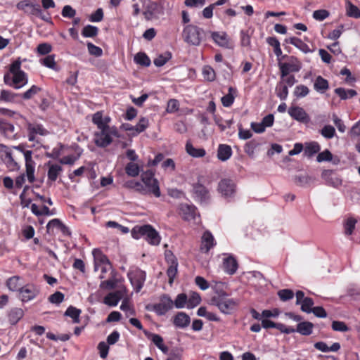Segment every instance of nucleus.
I'll return each mask as SVG.
<instances>
[{
	"label": "nucleus",
	"mask_w": 360,
	"mask_h": 360,
	"mask_svg": "<svg viewBox=\"0 0 360 360\" xmlns=\"http://www.w3.org/2000/svg\"><path fill=\"white\" fill-rule=\"evenodd\" d=\"M21 65L22 61L18 58L10 65L8 71L4 76V83L15 89H21L28 82L27 75L21 70Z\"/></svg>",
	"instance_id": "nucleus-1"
},
{
	"label": "nucleus",
	"mask_w": 360,
	"mask_h": 360,
	"mask_svg": "<svg viewBox=\"0 0 360 360\" xmlns=\"http://www.w3.org/2000/svg\"><path fill=\"white\" fill-rule=\"evenodd\" d=\"M134 239L143 238L150 245H158L161 240L159 233L150 224L136 225L131 231Z\"/></svg>",
	"instance_id": "nucleus-2"
},
{
	"label": "nucleus",
	"mask_w": 360,
	"mask_h": 360,
	"mask_svg": "<svg viewBox=\"0 0 360 360\" xmlns=\"http://www.w3.org/2000/svg\"><path fill=\"white\" fill-rule=\"evenodd\" d=\"M210 304L217 307L221 313L231 314L236 309L238 300L229 297L225 292H221L212 297Z\"/></svg>",
	"instance_id": "nucleus-3"
},
{
	"label": "nucleus",
	"mask_w": 360,
	"mask_h": 360,
	"mask_svg": "<svg viewBox=\"0 0 360 360\" xmlns=\"http://www.w3.org/2000/svg\"><path fill=\"white\" fill-rule=\"evenodd\" d=\"M120 133L115 126L109 124L98 129L94 134V143L98 147L105 148L110 145L115 138H119Z\"/></svg>",
	"instance_id": "nucleus-4"
},
{
	"label": "nucleus",
	"mask_w": 360,
	"mask_h": 360,
	"mask_svg": "<svg viewBox=\"0 0 360 360\" xmlns=\"http://www.w3.org/2000/svg\"><path fill=\"white\" fill-rule=\"evenodd\" d=\"M92 255L94 257V271L101 272L99 278H106L107 273H110L109 275H110L115 272L108 257L104 255L101 250L99 249H94Z\"/></svg>",
	"instance_id": "nucleus-5"
},
{
	"label": "nucleus",
	"mask_w": 360,
	"mask_h": 360,
	"mask_svg": "<svg viewBox=\"0 0 360 360\" xmlns=\"http://www.w3.org/2000/svg\"><path fill=\"white\" fill-rule=\"evenodd\" d=\"M154 176L155 173L152 170H146L141 175V181L144 186L145 195L153 194L159 198L161 195L159 183Z\"/></svg>",
	"instance_id": "nucleus-6"
},
{
	"label": "nucleus",
	"mask_w": 360,
	"mask_h": 360,
	"mask_svg": "<svg viewBox=\"0 0 360 360\" xmlns=\"http://www.w3.org/2000/svg\"><path fill=\"white\" fill-rule=\"evenodd\" d=\"M26 129L28 141L36 143L32 146L41 147L39 136H45L49 134V131L41 124L30 122L26 124Z\"/></svg>",
	"instance_id": "nucleus-7"
},
{
	"label": "nucleus",
	"mask_w": 360,
	"mask_h": 360,
	"mask_svg": "<svg viewBox=\"0 0 360 360\" xmlns=\"http://www.w3.org/2000/svg\"><path fill=\"white\" fill-rule=\"evenodd\" d=\"M203 30L199 27L190 24L186 25L182 31L184 41L189 45L199 46L202 41Z\"/></svg>",
	"instance_id": "nucleus-8"
},
{
	"label": "nucleus",
	"mask_w": 360,
	"mask_h": 360,
	"mask_svg": "<svg viewBox=\"0 0 360 360\" xmlns=\"http://www.w3.org/2000/svg\"><path fill=\"white\" fill-rule=\"evenodd\" d=\"M282 58L286 59L287 61L284 63L278 62L281 78L286 77L290 72H298L302 69V63L297 58L283 55Z\"/></svg>",
	"instance_id": "nucleus-9"
},
{
	"label": "nucleus",
	"mask_w": 360,
	"mask_h": 360,
	"mask_svg": "<svg viewBox=\"0 0 360 360\" xmlns=\"http://www.w3.org/2000/svg\"><path fill=\"white\" fill-rule=\"evenodd\" d=\"M127 277L135 292H140L144 285L146 273L137 267H133L128 271Z\"/></svg>",
	"instance_id": "nucleus-10"
},
{
	"label": "nucleus",
	"mask_w": 360,
	"mask_h": 360,
	"mask_svg": "<svg viewBox=\"0 0 360 360\" xmlns=\"http://www.w3.org/2000/svg\"><path fill=\"white\" fill-rule=\"evenodd\" d=\"M217 190L224 198L230 200L235 197L237 186L234 180L224 178L219 182Z\"/></svg>",
	"instance_id": "nucleus-11"
},
{
	"label": "nucleus",
	"mask_w": 360,
	"mask_h": 360,
	"mask_svg": "<svg viewBox=\"0 0 360 360\" xmlns=\"http://www.w3.org/2000/svg\"><path fill=\"white\" fill-rule=\"evenodd\" d=\"M173 307L174 302L171 297L167 294H163L160 296L158 303L148 306L147 309L154 311L158 316H162L171 310Z\"/></svg>",
	"instance_id": "nucleus-12"
},
{
	"label": "nucleus",
	"mask_w": 360,
	"mask_h": 360,
	"mask_svg": "<svg viewBox=\"0 0 360 360\" xmlns=\"http://www.w3.org/2000/svg\"><path fill=\"white\" fill-rule=\"evenodd\" d=\"M0 153L2 161L9 171H17L20 169L11 148L1 144L0 145Z\"/></svg>",
	"instance_id": "nucleus-13"
},
{
	"label": "nucleus",
	"mask_w": 360,
	"mask_h": 360,
	"mask_svg": "<svg viewBox=\"0 0 360 360\" xmlns=\"http://www.w3.org/2000/svg\"><path fill=\"white\" fill-rule=\"evenodd\" d=\"M40 292L39 287L33 283H27L21 287L19 298L22 302H27L35 299Z\"/></svg>",
	"instance_id": "nucleus-14"
},
{
	"label": "nucleus",
	"mask_w": 360,
	"mask_h": 360,
	"mask_svg": "<svg viewBox=\"0 0 360 360\" xmlns=\"http://www.w3.org/2000/svg\"><path fill=\"white\" fill-rule=\"evenodd\" d=\"M210 36L213 41L219 46L224 49H231L233 46L230 37L225 32H210Z\"/></svg>",
	"instance_id": "nucleus-15"
},
{
	"label": "nucleus",
	"mask_w": 360,
	"mask_h": 360,
	"mask_svg": "<svg viewBox=\"0 0 360 360\" xmlns=\"http://www.w3.org/2000/svg\"><path fill=\"white\" fill-rule=\"evenodd\" d=\"M23 155L25 161L26 176L28 181L32 184L35 181L34 172L36 166L35 162L32 160V151L28 150L25 152Z\"/></svg>",
	"instance_id": "nucleus-16"
},
{
	"label": "nucleus",
	"mask_w": 360,
	"mask_h": 360,
	"mask_svg": "<svg viewBox=\"0 0 360 360\" xmlns=\"http://www.w3.org/2000/svg\"><path fill=\"white\" fill-rule=\"evenodd\" d=\"M179 214L186 221H195L196 218L199 217L196 207L188 204H181L179 205Z\"/></svg>",
	"instance_id": "nucleus-17"
},
{
	"label": "nucleus",
	"mask_w": 360,
	"mask_h": 360,
	"mask_svg": "<svg viewBox=\"0 0 360 360\" xmlns=\"http://www.w3.org/2000/svg\"><path fill=\"white\" fill-rule=\"evenodd\" d=\"M288 114L294 120L302 122L308 123L310 121V118L307 112L301 107L299 106H291L288 109Z\"/></svg>",
	"instance_id": "nucleus-18"
},
{
	"label": "nucleus",
	"mask_w": 360,
	"mask_h": 360,
	"mask_svg": "<svg viewBox=\"0 0 360 360\" xmlns=\"http://www.w3.org/2000/svg\"><path fill=\"white\" fill-rule=\"evenodd\" d=\"M321 177L327 185L337 188L342 184V179L333 170H324L321 174Z\"/></svg>",
	"instance_id": "nucleus-19"
},
{
	"label": "nucleus",
	"mask_w": 360,
	"mask_h": 360,
	"mask_svg": "<svg viewBox=\"0 0 360 360\" xmlns=\"http://www.w3.org/2000/svg\"><path fill=\"white\" fill-rule=\"evenodd\" d=\"M215 245L216 242L211 232L209 231H205L201 237L200 251L203 253H207Z\"/></svg>",
	"instance_id": "nucleus-20"
},
{
	"label": "nucleus",
	"mask_w": 360,
	"mask_h": 360,
	"mask_svg": "<svg viewBox=\"0 0 360 360\" xmlns=\"http://www.w3.org/2000/svg\"><path fill=\"white\" fill-rule=\"evenodd\" d=\"M193 193L194 198L201 203L206 202L210 198L208 190L205 186L200 184H195L193 185Z\"/></svg>",
	"instance_id": "nucleus-21"
},
{
	"label": "nucleus",
	"mask_w": 360,
	"mask_h": 360,
	"mask_svg": "<svg viewBox=\"0 0 360 360\" xmlns=\"http://www.w3.org/2000/svg\"><path fill=\"white\" fill-rule=\"evenodd\" d=\"M0 134L8 139H16L18 137L14 125L2 120H0Z\"/></svg>",
	"instance_id": "nucleus-22"
},
{
	"label": "nucleus",
	"mask_w": 360,
	"mask_h": 360,
	"mask_svg": "<svg viewBox=\"0 0 360 360\" xmlns=\"http://www.w3.org/2000/svg\"><path fill=\"white\" fill-rule=\"evenodd\" d=\"M173 323L177 328H185L189 326L191 323V318L185 312H178L174 317Z\"/></svg>",
	"instance_id": "nucleus-23"
},
{
	"label": "nucleus",
	"mask_w": 360,
	"mask_h": 360,
	"mask_svg": "<svg viewBox=\"0 0 360 360\" xmlns=\"http://www.w3.org/2000/svg\"><path fill=\"white\" fill-rule=\"evenodd\" d=\"M223 267L228 274H234L238 269V263L236 259L232 256H228L223 260Z\"/></svg>",
	"instance_id": "nucleus-24"
},
{
	"label": "nucleus",
	"mask_w": 360,
	"mask_h": 360,
	"mask_svg": "<svg viewBox=\"0 0 360 360\" xmlns=\"http://www.w3.org/2000/svg\"><path fill=\"white\" fill-rule=\"evenodd\" d=\"M285 41L295 46L304 53L312 52V50L309 48V46L300 38L292 37L288 39H285Z\"/></svg>",
	"instance_id": "nucleus-25"
},
{
	"label": "nucleus",
	"mask_w": 360,
	"mask_h": 360,
	"mask_svg": "<svg viewBox=\"0 0 360 360\" xmlns=\"http://www.w3.org/2000/svg\"><path fill=\"white\" fill-rule=\"evenodd\" d=\"M119 279L117 278V272L109 275V278L100 283V288L103 290H112L117 286Z\"/></svg>",
	"instance_id": "nucleus-26"
},
{
	"label": "nucleus",
	"mask_w": 360,
	"mask_h": 360,
	"mask_svg": "<svg viewBox=\"0 0 360 360\" xmlns=\"http://www.w3.org/2000/svg\"><path fill=\"white\" fill-rule=\"evenodd\" d=\"M63 171L62 167L58 164L49 163V170L47 173L48 180L51 182L55 181Z\"/></svg>",
	"instance_id": "nucleus-27"
},
{
	"label": "nucleus",
	"mask_w": 360,
	"mask_h": 360,
	"mask_svg": "<svg viewBox=\"0 0 360 360\" xmlns=\"http://www.w3.org/2000/svg\"><path fill=\"white\" fill-rule=\"evenodd\" d=\"M122 296V295L120 291L110 292L104 297L103 302L106 305L115 307L119 303Z\"/></svg>",
	"instance_id": "nucleus-28"
},
{
	"label": "nucleus",
	"mask_w": 360,
	"mask_h": 360,
	"mask_svg": "<svg viewBox=\"0 0 360 360\" xmlns=\"http://www.w3.org/2000/svg\"><path fill=\"white\" fill-rule=\"evenodd\" d=\"M232 155L231 148L226 144H220L217 150V158L221 161L229 160Z\"/></svg>",
	"instance_id": "nucleus-29"
},
{
	"label": "nucleus",
	"mask_w": 360,
	"mask_h": 360,
	"mask_svg": "<svg viewBox=\"0 0 360 360\" xmlns=\"http://www.w3.org/2000/svg\"><path fill=\"white\" fill-rule=\"evenodd\" d=\"M314 347L322 352H338L340 349V345L338 342H334L328 347L324 342H317L314 344Z\"/></svg>",
	"instance_id": "nucleus-30"
},
{
	"label": "nucleus",
	"mask_w": 360,
	"mask_h": 360,
	"mask_svg": "<svg viewBox=\"0 0 360 360\" xmlns=\"http://www.w3.org/2000/svg\"><path fill=\"white\" fill-rule=\"evenodd\" d=\"M314 88L317 92L323 94L329 88L328 82L321 76H318L315 79Z\"/></svg>",
	"instance_id": "nucleus-31"
},
{
	"label": "nucleus",
	"mask_w": 360,
	"mask_h": 360,
	"mask_svg": "<svg viewBox=\"0 0 360 360\" xmlns=\"http://www.w3.org/2000/svg\"><path fill=\"white\" fill-rule=\"evenodd\" d=\"M335 94H337L342 100H346L348 98H353L357 95V92L354 89H346L345 88L338 87L334 90Z\"/></svg>",
	"instance_id": "nucleus-32"
},
{
	"label": "nucleus",
	"mask_w": 360,
	"mask_h": 360,
	"mask_svg": "<svg viewBox=\"0 0 360 360\" xmlns=\"http://www.w3.org/2000/svg\"><path fill=\"white\" fill-rule=\"evenodd\" d=\"M186 150L188 155L193 158H202L206 154L205 149L196 148L189 142L186 144Z\"/></svg>",
	"instance_id": "nucleus-33"
},
{
	"label": "nucleus",
	"mask_w": 360,
	"mask_h": 360,
	"mask_svg": "<svg viewBox=\"0 0 360 360\" xmlns=\"http://www.w3.org/2000/svg\"><path fill=\"white\" fill-rule=\"evenodd\" d=\"M321 149L320 145L316 142H310L305 146L304 154L307 157H312L314 154L319 152Z\"/></svg>",
	"instance_id": "nucleus-34"
},
{
	"label": "nucleus",
	"mask_w": 360,
	"mask_h": 360,
	"mask_svg": "<svg viewBox=\"0 0 360 360\" xmlns=\"http://www.w3.org/2000/svg\"><path fill=\"white\" fill-rule=\"evenodd\" d=\"M236 93V89L232 86L229 88V93L224 96L221 101L224 107H230L234 102V94Z\"/></svg>",
	"instance_id": "nucleus-35"
},
{
	"label": "nucleus",
	"mask_w": 360,
	"mask_h": 360,
	"mask_svg": "<svg viewBox=\"0 0 360 360\" xmlns=\"http://www.w3.org/2000/svg\"><path fill=\"white\" fill-rule=\"evenodd\" d=\"M20 277L18 276H14L9 278L6 281V285L8 289L11 291L20 292L21 288V284L20 283Z\"/></svg>",
	"instance_id": "nucleus-36"
},
{
	"label": "nucleus",
	"mask_w": 360,
	"mask_h": 360,
	"mask_svg": "<svg viewBox=\"0 0 360 360\" xmlns=\"http://www.w3.org/2000/svg\"><path fill=\"white\" fill-rule=\"evenodd\" d=\"M313 324L310 322L304 321L297 324L296 332L303 335H309L312 333Z\"/></svg>",
	"instance_id": "nucleus-37"
},
{
	"label": "nucleus",
	"mask_w": 360,
	"mask_h": 360,
	"mask_svg": "<svg viewBox=\"0 0 360 360\" xmlns=\"http://www.w3.org/2000/svg\"><path fill=\"white\" fill-rule=\"evenodd\" d=\"M23 314L22 309L14 308L8 314V320L11 324H15L22 318Z\"/></svg>",
	"instance_id": "nucleus-38"
},
{
	"label": "nucleus",
	"mask_w": 360,
	"mask_h": 360,
	"mask_svg": "<svg viewBox=\"0 0 360 360\" xmlns=\"http://www.w3.org/2000/svg\"><path fill=\"white\" fill-rule=\"evenodd\" d=\"M141 172L140 167L133 162H129L125 166L126 174L131 177H136Z\"/></svg>",
	"instance_id": "nucleus-39"
},
{
	"label": "nucleus",
	"mask_w": 360,
	"mask_h": 360,
	"mask_svg": "<svg viewBox=\"0 0 360 360\" xmlns=\"http://www.w3.org/2000/svg\"><path fill=\"white\" fill-rule=\"evenodd\" d=\"M81 314V310L72 307L70 306L65 312V316H69L72 319V323H79V316Z\"/></svg>",
	"instance_id": "nucleus-40"
},
{
	"label": "nucleus",
	"mask_w": 360,
	"mask_h": 360,
	"mask_svg": "<svg viewBox=\"0 0 360 360\" xmlns=\"http://www.w3.org/2000/svg\"><path fill=\"white\" fill-rule=\"evenodd\" d=\"M276 94L282 101L286 100L288 96V88L284 82H279L276 86Z\"/></svg>",
	"instance_id": "nucleus-41"
},
{
	"label": "nucleus",
	"mask_w": 360,
	"mask_h": 360,
	"mask_svg": "<svg viewBox=\"0 0 360 360\" xmlns=\"http://www.w3.org/2000/svg\"><path fill=\"white\" fill-rule=\"evenodd\" d=\"M135 132L132 133L133 136H136L139 134L144 131L149 126V120L145 117H142L139 119V122L134 125Z\"/></svg>",
	"instance_id": "nucleus-42"
},
{
	"label": "nucleus",
	"mask_w": 360,
	"mask_h": 360,
	"mask_svg": "<svg viewBox=\"0 0 360 360\" xmlns=\"http://www.w3.org/2000/svg\"><path fill=\"white\" fill-rule=\"evenodd\" d=\"M76 152L77 155H70L64 156L60 160V162L63 165H73L80 157L82 150L79 147H77Z\"/></svg>",
	"instance_id": "nucleus-43"
},
{
	"label": "nucleus",
	"mask_w": 360,
	"mask_h": 360,
	"mask_svg": "<svg viewBox=\"0 0 360 360\" xmlns=\"http://www.w3.org/2000/svg\"><path fill=\"white\" fill-rule=\"evenodd\" d=\"M124 186L127 188L134 189L140 193L145 195L144 186L138 181L129 180L124 183Z\"/></svg>",
	"instance_id": "nucleus-44"
},
{
	"label": "nucleus",
	"mask_w": 360,
	"mask_h": 360,
	"mask_svg": "<svg viewBox=\"0 0 360 360\" xmlns=\"http://www.w3.org/2000/svg\"><path fill=\"white\" fill-rule=\"evenodd\" d=\"M201 302V297L199 293L196 292H191L189 297H188V309H193L198 306Z\"/></svg>",
	"instance_id": "nucleus-45"
},
{
	"label": "nucleus",
	"mask_w": 360,
	"mask_h": 360,
	"mask_svg": "<svg viewBox=\"0 0 360 360\" xmlns=\"http://www.w3.org/2000/svg\"><path fill=\"white\" fill-rule=\"evenodd\" d=\"M62 224V221L58 219H51L46 225L47 232L49 233H55L60 229Z\"/></svg>",
	"instance_id": "nucleus-46"
},
{
	"label": "nucleus",
	"mask_w": 360,
	"mask_h": 360,
	"mask_svg": "<svg viewBox=\"0 0 360 360\" xmlns=\"http://www.w3.org/2000/svg\"><path fill=\"white\" fill-rule=\"evenodd\" d=\"M172 58V53L169 51L159 55L154 59L153 63L157 67H162Z\"/></svg>",
	"instance_id": "nucleus-47"
},
{
	"label": "nucleus",
	"mask_w": 360,
	"mask_h": 360,
	"mask_svg": "<svg viewBox=\"0 0 360 360\" xmlns=\"http://www.w3.org/2000/svg\"><path fill=\"white\" fill-rule=\"evenodd\" d=\"M174 305L177 309H182L185 307H187L188 296L185 293L179 294L175 300L173 301Z\"/></svg>",
	"instance_id": "nucleus-48"
},
{
	"label": "nucleus",
	"mask_w": 360,
	"mask_h": 360,
	"mask_svg": "<svg viewBox=\"0 0 360 360\" xmlns=\"http://www.w3.org/2000/svg\"><path fill=\"white\" fill-rule=\"evenodd\" d=\"M320 133L326 139H331L336 134L335 127L330 124L325 125L320 131Z\"/></svg>",
	"instance_id": "nucleus-49"
},
{
	"label": "nucleus",
	"mask_w": 360,
	"mask_h": 360,
	"mask_svg": "<svg viewBox=\"0 0 360 360\" xmlns=\"http://www.w3.org/2000/svg\"><path fill=\"white\" fill-rule=\"evenodd\" d=\"M144 334L158 349L164 344L163 338L160 335L151 333L147 330H144Z\"/></svg>",
	"instance_id": "nucleus-50"
},
{
	"label": "nucleus",
	"mask_w": 360,
	"mask_h": 360,
	"mask_svg": "<svg viewBox=\"0 0 360 360\" xmlns=\"http://www.w3.org/2000/svg\"><path fill=\"white\" fill-rule=\"evenodd\" d=\"M98 29L97 27L88 25L84 27L82 34L84 37H94L98 34Z\"/></svg>",
	"instance_id": "nucleus-51"
},
{
	"label": "nucleus",
	"mask_w": 360,
	"mask_h": 360,
	"mask_svg": "<svg viewBox=\"0 0 360 360\" xmlns=\"http://www.w3.org/2000/svg\"><path fill=\"white\" fill-rule=\"evenodd\" d=\"M134 61L136 63L148 67L150 65V60L149 57L144 53H138L134 56Z\"/></svg>",
	"instance_id": "nucleus-52"
},
{
	"label": "nucleus",
	"mask_w": 360,
	"mask_h": 360,
	"mask_svg": "<svg viewBox=\"0 0 360 360\" xmlns=\"http://www.w3.org/2000/svg\"><path fill=\"white\" fill-rule=\"evenodd\" d=\"M214 121L221 131L226 130L227 128L231 127L233 124V121L231 120L223 121L221 117L216 115H214Z\"/></svg>",
	"instance_id": "nucleus-53"
},
{
	"label": "nucleus",
	"mask_w": 360,
	"mask_h": 360,
	"mask_svg": "<svg viewBox=\"0 0 360 360\" xmlns=\"http://www.w3.org/2000/svg\"><path fill=\"white\" fill-rule=\"evenodd\" d=\"M41 91V88L37 85H32L28 90L22 93L20 96L25 100L32 98L36 94Z\"/></svg>",
	"instance_id": "nucleus-54"
},
{
	"label": "nucleus",
	"mask_w": 360,
	"mask_h": 360,
	"mask_svg": "<svg viewBox=\"0 0 360 360\" xmlns=\"http://www.w3.org/2000/svg\"><path fill=\"white\" fill-rule=\"evenodd\" d=\"M356 220L352 217L347 218L344 223V229L345 235H351L354 229Z\"/></svg>",
	"instance_id": "nucleus-55"
},
{
	"label": "nucleus",
	"mask_w": 360,
	"mask_h": 360,
	"mask_svg": "<svg viewBox=\"0 0 360 360\" xmlns=\"http://www.w3.org/2000/svg\"><path fill=\"white\" fill-rule=\"evenodd\" d=\"M347 15L354 18H360V8L348 2L347 6Z\"/></svg>",
	"instance_id": "nucleus-56"
},
{
	"label": "nucleus",
	"mask_w": 360,
	"mask_h": 360,
	"mask_svg": "<svg viewBox=\"0 0 360 360\" xmlns=\"http://www.w3.org/2000/svg\"><path fill=\"white\" fill-rule=\"evenodd\" d=\"M202 75L204 79L209 82L214 81L216 77L214 69L210 65H205L203 67Z\"/></svg>",
	"instance_id": "nucleus-57"
},
{
	"label": "nucleus",
	"mask_w": 360,
	"mask_h": 360,
	"mask_svg": "<svg viewBox=\"0 0 360 360\" xmlns=\"http://www.w3.org/2000/svg\"><path fill=\"white\" fill-rule=\"evenodd\" d=\"M40 63L44 66L49 68L52 70L56 69V63L55 61L54 55H49L43 59L40 60Z\"/></svg>",
	"instance_id": "nucleus-58"
},
{
	"label": "nucleus",
	"mask_w": 360,
	"mask_h": 360,
	"mask_svg": "<svg viewBox=\"0 0 360 360\" xmlns=\"http://www.w3.org/2000/svg\"><path fill=\"white\" fill-rule=\"evenodd\" d=\"M17 96L18 94L8 90H1L0 92V99L4 102H13Z\"/></svg>",
	"instance_id": "nucleus-59"
},
{
	"label": "nucleus",
	"mask_w": 360,
	"mask_h": 360,
	"mask_svg": "<svg viewBox=\"0 0 360 360\" xmlns=\"http://www.w3.org/2000/svg\"><path fill=\"white\" fill-rule=\"evenodd\" d=\"M309 93V88L303 84H300L295 86L294 90V95L297 98H303L307 96Z\"/></svg>",
	"instance_id": "nucleus-60"
},
{
	"label": "nucleus",
	"mask_w": 360,
	"mask_h": 360,
	"mask_svg": "<svg viewBox=\"0 0 360 360\" xmlns=\"http://www.w3.org/2000/svg\"><path fill=\"white\" fill-rule=\"evenodd\" d=\"M120 309L125 313L127 316L135 315V311L127 300H124L122 302Z\"/></svg>",
	"instance_id": "nucleus-61"
},
{
	"label": "nucleus",
	"mask_w": 360,
	"mask_h": 360,
	"mask_svg": "<svg viewBox=\"0 0 360 360\" xmlns=\"http://www.w3.org/2000/svg\"><path fill=\"white\" fill-rule=\"evenodd\" d=\"M314 304V301L311 298L306 297L300 304L301 305L302 311L309 314L313 310L312 307Z\"/></svg>",
	"instance_id": "nucleus-62"
},
{
	"label": "nucleus",
	"mask_w": 360,
	"mask_h": 360,
	"mask_svg": "<svg viewBox=\"0 0 360 360\" xmlns=\"http://www.w3.org/2000/svg\"><path fill=\"white\" fill-rule=\"evenodd\" d=\"M92 122L97 126L98 129L107 125L106 122L103 120V117L101 112H97L93 115Z\"/></svg>",
	"instance_id": "nucleus-63"
},
{
	"label": "nucleus",
	"mask_w": 360,
	"mask_h": 360,
	"mask_svg": "<svg viewBox=\"0 0 360 360\" xmlns=\"http://www.w3.org/2000/svg\"><path fill=\"white\" fill-rule=\"evenodd\" d=\"M278 295L282 301H288L294 297V292L290 289H283L278 292Z\"/></svg>",
	"instance_id": "nucleus-64"
}]
</instances>
